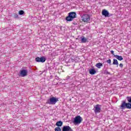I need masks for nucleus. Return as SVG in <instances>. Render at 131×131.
Returning a JSON list of instances; mask_svg holds the SVG:
<instances>
[{
	"label": "nucleus",
	"mask_w": 131,
	"mask_h": 131,
	"mask_svg": "<svg viewBox=\"0 0 131 131\" xmlns=\"http://www.w3.org/2000/svg\"><path fill=\"white\" fill-rule=\"evenodd\" d=\"M96 66L97 68L100 69L101 67H103V64H102V63H98L96 64Z\"/></svg>",
	"instance_id": "nucleus-15"
},
{
	"label": "nucleus",
	"mask_w": 131,
	"mask_h": 131,
	"mask_svg": "<svg viewBox=\"0 0 131 131\" xmlns=\"http://www.w3.org/2000/svg\"><path fill=\"white\" fill-rule=\"evenodd\" d=\"M28 74V71L27 70H20L19 74L21 77H25V76H27V74Z\"/></svg>",
	"instance_id": "nucleus-6"
},
{
	"label": "nucleus",
	"mask_w": 131,
	"mask_h": 131,
	"mask_svg": "<svg viewBox=\"0 0 131 131\" xmlns=\"http://www.w3.org/2000/svg\"><path fill=\"white\" fill-rule=\"evenodd\" d=\"M13 17L14 18H18V14L14 13L13 15Z\"/></svg>",
	"instance_id": "nucleus-18"
},
{
	"label": "nucleus",
	"mask_w": 131,
	"mask_h": 131,
	"mask_svg": "<svg viewBox=\"0 0 131 131\" xmlns=\"http://www.w3.org/2000/svg\"><path fill=\"white\" fill-rule=\"evenodd\" d=\"M56 125L57 126H62V125H63V122H62L61 121H59L56 122Z\"/></svg>",
	"instance_id": "nucleus-14"
},
{
	"label": "nucleus",
	"mask_w": 131,
	"mask_h": 131,
	"mask_svg": "<svg viewBox=\"0 0 131 131\" xmlns=\"http://www.w3.org/2000/svg\"><path fill=\"white\" fill-rule=\"evenodd\" d=\"M119 67L121 68H122L123 67V64L122 63H120L119 64Z\"/></svg>",
	"instance_id": "nucleus-21"
},
{
	"label": "nucleus",
	"mask_w": 131,
	"mask_h": 131,
	"mask_svg": "<svg viewBox=\"0 0 131 131\" xmlns=\"http://www.w3.org/2000/svg\"><path fill=\"white\" fill-rule=\"evenodd\" d=\"M102 15L105 17H110V15H109V12H108V11H107L105 9L102 10Z\"/></svg>",
	"instance_id": "nucleus-9"
},
{
	"label": "nucleus",
	"mask_w": 131,
	"mask_h": 131,
	"mask_svg": "<svg viewBox=\"0 0 131 131\" xmlns=\"http://www.w3.org/2000/svg\"><path fill=\"white\" fill-rule=\"evenodd\" d=\"M107 63H108V64H111V59H108V60H107Z\"/></svg>",
	"instance_id": "nucleus-20"
},
{
	"label": "nucleus",
	"mask_w": 131,
	"mask_h": 131,
	"mask_svg": "<svg viewBox=\"0 0 131 131\" xmlns=\"http://www.w3.org/2000/svg\"><path fill=\"white\" fill-rule=\"evenodd\" d=\"M89 73L92 75H94V74H96V73H97V72L96 71V70H95V69H92L90 70Z\"/></svg>",
	"instance_id": "nucleus-13"
},
{
	"label": "nucleus",
	"mask_w": 131,
	"mask_h": 131,
	"mask_svg": "<svg viewBox=\"0 0 131 131\" xmlns=\"http://www.w3.org/2000/svg\"><path fill=\"white\" fill-rule=\"evenodd\" d=\"M18 14H19V15H23V14H24V11H23V10L19 11Z\"/></svg>",
	"instance_id": "nucleus-19"
},
{
	"label": "nucleus",
	"mask_w": 131,
	"mask_h": 131,
	"mask_svg": "<svg viewBox=\"0 0 131 131\" xmlns=\"http://www.w3.org/2000/svg\"><path fill=\"white\" fill-rule=\"evenodd\" d=\"M76 18V13L74 12H71L69 13L68 16L66 17V20L70 22V21H73V19Z\"/></svg>",
	"instance_id": "nucleus-2"
},
{
	"label": "nucleus",
	"mask_w": 131,
	"mask_h": 131,
	"mask_svg": "<svg viewBox=\"0 0 131 131\" xmlns=\"http://www.w3.org/2000/svg\"><path fill=\"white\" fill-rule=\"evenodd\" d=\"M68 78H69V76H68Z\"/></svg>",
	"instance_id": "nucleus-23"
},
{
	"label": "nucleus",
	"mask_w": 131,
	"mask_h": 131,
	"mask_svg": "<svg viewBox=\"0 0 131 131\" xmlns=\"http://www.w3.org/2000/svg\"><path fill=\"white\" fill-rule=\"evenodd\" d=\"M127 100L129 103H126L125 101H123L120 106V109L123 110L127 108V109H131V96L127 97Z\"/></svg>",
	"instance_id": "nucleus-1"
},
{
	"label": "nucleus",
	"mask_w": 131,
	"mask_h": 131,
	"mask_svg": "<svg viewBox=\"0 0 131 131\" xmlns=\"http://www.w3.org/2000/svg\"><path fill=\"white\" fill-rule=\"evenodd\" d=\"M81 121H82V118L80 116H78L74 119L73 123L74 124H80Z\"/></svg>",
	"instance_id": "nucleus-4"
},
{
	"label": "nucleus",
	"mask_w": 131,
	"mask_h": 131,
	"mask_svg": "<svg viewBox=\"0 0 131 131\" xmlns=\"http://www.w3.org/2000/svg\"><path fill=\"white\" fill-rule=\"evenodd\" d=\"M62 131H72V129L69 126H64Z\"/></svg>",
	"instance_id": "nucleus-10"
},
{
	"label": "nucleus",
	"mask_w": 131,
	"mask_h": 131,
	"mask_svg": "<svg viewBox=\"0 0 131 131\" xmlns=\"http://www.w3.org/2000/svg\"><path fill=\"white\" fill-rule=\"evenodd\" d=\"M113 64L114 65H118V61H117V59H114Z\"/></svg>",
	"instance_id": "nucleus-16"
},
{
	"label": "nucleus",
	"mask_w": 131,
	"mask_h": 131,
	"mask_svg": "<svg viewBox=\"0 0 131 131\" xmlns=\"http://www.w3.org/2000/svg\"><path fill=\"white\" fill-rule=\"evenodd\" d=\"M111 54H112V55H114V56H115V55H114V51L113 50H112L111 51Z\"/></svg>",
	"instance_id": "nucleus-22"
},
{
	"label": "nucleus",
	"mask_w": 131,
	"mask_h": 131,
	"mask_svg": "<svg viewBox=\"0 0 131 131\" xmlns=\"http://www.w3.org/2000/svg\"><path fill=\"white\" fill-rule=\"evenodd\" d=\"M114 57L115 58H116L117 60H119V61H122V60H123V58L121 56L116 55H114Z\"/></svg>",
	"instance_id": "nucleus-12"
},
{
	"label": "nucleus",
	"mask_w": 131,
	"mask_h": 131,
	"mask_svg": "<svg viewBox=\"0 0 131 131\" xmlns=\"http://www.w3.org/2000/svg\"><path fill=\"white\" fill-rule=\"evenodd\" d=\"M94 108L95 113H100L101 112V105L97 104L95 106Z\"/></svg>",
	"instance_id": "nucleus-8"
},
{
	"label": "nucleus",
	"mask_w": 131,
	"mask_h": 131,
	"mask_svg": "<svg viewBox=\"0 0 131 131\" xmlns=\"http://www.w3.org/2000/svg\"><path fill=\"white\" fill-rule=\"evenodd\" d=\"M80 39H81V42H82V43H85V42H88V39L84 37V36H81L80 37Z\"/></svg>",
	"instance_id": "nucleus-11"
},
{
	"label": "nucleus",
	"mask_w": 131,
	"mask_h": 131,
	"mask_svg": "<svg viewBox=\"0 0 131 131\" xmlns=\"http://www.w3.org/2000/svg\"><path fill=\"white\" fill-rule=\"evenodd\" d=\"M82 20L83 22H89L91 20V17H90V15L89 14H83L82 16Z\"/></svg>",
	"instance_id": "nucleus-5"
},
{
	"label": "nucleus",
	"mask_w": 131,
	"mask_h": 131,
	"mask_svg": "<svg viewBox=\"0 0 131 131\" xmlns=\"http://www.w3.org/2000/svg\"><path fill=\"white\" fill-rule=\"evenodd\" d=\"M36 62H40L41 63H45L46 62V57L45 56H42L40 57H36L35 58Z\"/></svg>",
	"instance_id": "nucleus-7"
},
{
	"label": "nucleus",
	"mask_w": 131,
	"mask_h": 131,
	"mask_svg": "<svg viewBox=\"0 0 131 131\" xmlns=\"http://www.w3.org/2000/svg\"><path fill=\"white\" fill-rule=\"evenodd\" d=\"M55 131H61V128H60V127H56L55 129H54Z\"/></svg>",
	"instance_id": "nucleus-17"
},
{
	"label": "nucleus",
	"mask_w": 131,
	"mask_h": 131,
	"mask_svg": "<svg viewBox=\"0 0 131 131\" xmlns=\"http://www.w3.org/2000/svg\"><path fill=\"white\" fill-rule=\"evenodd\" d=\"M57 102H59V98L52 97L47 100V104L55 105Z\"/></svg>",
	"instance_id": "nucleus-3"
}]
</instances>
